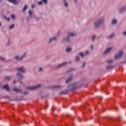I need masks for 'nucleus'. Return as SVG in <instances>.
I'll return each instance as SVG.
<instances>
[{"mask_svg": "<svg viewBox=\"0 0 126 126\" xmlns=\"http://www.w3.org/2000/svg\"><path fill=\"white\" fill-rule=\"evenodd\" d=\"M114 33L112 34H111L110 36L108 37V38H109V39H111V38H113V37H114Z\"/></svg>", "mask_w": 126, "mask_h": 126, "instance_id": "obj_27", "label": "nucleus"}, {"mask_svg": "<svg viewBox=\"0 0 126 126\" xmlns=\"http://www.w3.org/2000/svg\"><path fill=\"white\" fill-rule=\"evenodd\" d=\"M115 110H117L116 108H115Z\"/></svg>", "mask_w": 126, "mask_h": 126, "instance_id": "obj_49", "label": "nucleus"}, {"mask_svg": "<svg viewBox=\"0 0 126 126\" xmlns=\"http://www.w3.org/2000/svg\"><path fill=\"white\" fill-rule=\"evenodd\" d=\"M7 1L10 2L11 3H13V4H17V1L16 0H7Z\"/></svg>", "mask_w": 126, "mask_h": 126, "instance_id": "obj_5", "label": "nucleus"}, {"mask_svg": "<svg viewBox=\"0 0 126 126\" xmlns=\"http://www.w3.org/2000/svg\"><path fill=\"white\" fill-rule=\"evenodd\" d=\"M92 41H94V40H95L96 39V36L93 35L92 36Z\"/></svg>", "mask_w": 126, "mask_h": 126, "instance_id": "obj_19", "label": "nucleus"}, {"mask_svg": "<svg viewBox=\"0 0 126 126\" xmlns=\"http://www.w3.org/2000/svg\"><path fill=\"white\" fill-rule=\"evenodd\" d=\"M29 14H30V15H31L32 14V11H29Z\"/></svg>", "mask_w": 126, "mask_h": 126, "instance_id": "obj_33", "label": "nucleus"}, {"mask_svg": "<svg viewBox=\"0 0 126 126\" xmlns=\"http://www.w3.org/2000/svg\"><path fill=\"white\" fill-rule=\"evenodd\" d=\"M123 35H126V31L123 32Z\"/></svg>", "mask_w": 126, "mask_h": 126, "instance_id": "obj_36", "label": "nucleus"}, {"mask_svg": "<svg viewBox=\"0 0 126 126\" xmlns=\"http://www.w3.org/2000/svg\"><path fill=\"white\" fill-rule=\"evenodd\" d=\"M4 79L5 80H6L7 81H8V80H9V79H10V77L9 76H5L4 77Z\"/></svg>", "mask_w": 126, "mask_h": 126, "instance_id": "obj_17", "label": "nucleus"}, {"mask_svg": "<svg viewBox=\"0 0 126 126\" xmlns=\"http://www.w3.org/2000/svg\"><path fill=\"white\" fill-rule=\"evenodd\" d=\"M61 86L59 85V86H57V85H55L53 86V88H61Z\"/></svg>", "mask_w": 126, "mask_h": 126, "instance_id": "obj_20", "label": "nucleus"}, {"mask_svg": "<svg viewBox=\"0 0 126 126\" xmlns=\"http://www.w3.org/2000/svg\"><path fill=\"white\" fill-rule=\"evenodd\" d=\"M106 68L107 69H112V68H113V66H107L106 67Z\"/></svg>", "mask_w": 126, "mask_h": 126, "instance_id": "obj_21", "label": "nucleus"}, {"mask_svg": "<svg viewBox=\"0 0 126 126\" xmlns=\"http://www.w3.org/2000/svg\"><path fill=\"white\" fill-rule=\"evenodd\" d=\"M26 55V53H25L23 55V56H22V57H21L19 59V61H21V60L22 59V58H24V57H25Z\"/></svg>", "mask_w": 126, "mask_h": 126, "instance_id": "obj_15", "label": "nucleus"}, {"mask_svg": "<svg viewBox=\"0 0 126 126\" xmlns=\"http://www.w3.org/2000/svg\"><path fill=\"white\" fill-rule=\"evenodd\" d=\"M13 83H15V81H13Z\"/></svg>", "mask_w": 126, "mask_h": 126, "instance_id": "obj_45", "label": "nucleus"}, {"mask_svg": "<svg viewBox=\"0 0 126 126\" xmlns=\"http://www.w3.org/2000/svg\"><path fill=\"white\" fill-rule=\"evenodd\" d=\"M44 3H47V0H42Z\"/></svg>", "mask_w": 126, "mask_h": 126, "instance_id": "obj_34", "label": "nucleus"}, {"mask_svg": "<svg viewBox=\"0 0 126 126\" xmlns=\"http://www.w3.org/2000/svg\"><path fill=\"white\" fill-rule=\"evenodd\" d=\"M3 88L4 89H6V90H7L8 91L9 90V87L8 86V85H5L3 86Z\"/></svg>", "mask_w": 126, "mask_h": 126, "instance_id": "obj_7", "label": "nucleus"}, {"mask_svg": "<svg viewBox=\"0 0 126 126\" xmlns=\"http://www.w3.org/2000/svg\"><path fill=\"white\" fill-rule=\"evenodd\" d=\"M60 94H68V91H63L60 93Z\"/></svg>", "mask_w": 126, "mask_h": 126, "instance_id": "obj_10", "label": "nucleus"}, {"mask_svg": "<svg viewBox=\"0 0 126 126\" xmlns=\"http://www.w3.org/2000/svg\"><path fill=\"white\" fill-rule=\"evenodd\" d=\"M84 66H85V63L83 62V65H82L83 68L84 67Z\"/></svg>", "mask_w": 126, "mask_h": 126, "instance_id": "obj_32", "label": "nucleus"}, {"mask_svg": "<svg viewBox=\"0 0 126 126\" xmlns=\"http://www.w3.org/2000/svg\"><path fill=\"white\" fill-rule=\"evenodd\" d=\"M91 50H92V49H93V46L92 45H91Z\"/></svg>", "mask_w": 126, "mask_h": 126, "instance_id": "obj_42", "label": "nucleus"}, {"mask_svg": "<svg viewBox=\"0 0 126 126\" xmlns=\"http://www.w3.org/2000/svg\"><path fill=\"white\" fill-rule=\"evenodd\" d=\"M18 71H20L21 72H24L25 70H24V68H23V67H21L20 68H18L17 69Z\"/></svg>", "mask_w": 126, "mask_h": 126, "instance_id": "obj_6", "label": "nucleus"}, {"mask_svg": "<svg viewBox=\"0 0 126 126\" xmlns=\"http://www.w3.org/2000/svg\"><path fill=\"white\" fill-rule=\"evenodd\" d=\"M112 62H113V60H111V59L107 61L108 63H112Z\"/></svg>", "mask_w": 126, "mask_h": 126, "instance_id": "obj_24", "label": "nucleus"}, {"mask_svg": "<svg viewBox=\"0 0 126 126\" xmlns=\"http://www.w3.org/2000/svg\"><path fill=\"white\" fill-rule=\"evenodd\" d=\"M112 24H116L117 23V20L113 19L112 21Z\"/></svg>", "mask_w": 126, "mask_h": 126, "instance_id": "obj_16", "label": "nucleus"}, {"mask_svg": "<svg viewBox=\"0 0 126 126\" xmlns=\"http://www.w3.org/2000/svg\"><path fill=\"white\" fill-rule=\"evenodd\" d=\"M17 75L20 79H22V78H23V76L22 75L20 74V73H18Z\"/></svg>", "mask_w": 126, "mask_h": 126, "instance_id": "obj_13", "label": "nucleus"}, {"mask_svg": "<svg viewBox=\"0 0 126 126\" xmlns=\"http://www.w3.org/2000/svg\"><path fill=\"white\" fill-rule=\"evenodd\" d=\"M65 64H66V62H63L62 64L59 65L58 68L61 67V66H63V65H65Z\"/></svg>", "mask_w": 126, "mask_h": 126, "instance_id": "obj_11", "label": "nucleus"}, {"mask_svg": "<svg viewBox=\"0 0 126 126\" xmlns=\"http://www.w3.org/2000/svg\"><path fill=\"white\" fill-rule=\"evenodd\" d=\"M11 18H13V19L15 18V15L14 14L11 15Z\"/></svg>", "mask_w": 126, "mask_h": 126, "instance_id": "obj_29", "label": "nucleus"}, {"mask_svg": "<svg viewBox=\"0 0 126 126\" xmlns=\"http://www.w3.org/2000/svg\"><path fill=\"white\" fill-rule=\"evenodd\" d=\"M14 27V25L12 24L9 26V29H11L12 28H13Z\"/></svg>", "mask_w": 126, "mask_h": 126, "instance_id": "obj_25", "label": "nucleus"}, {"mask_svg": "<svg viewBox=\"0 0 126 126\" xmlns=\"http://www.w3.org/2000/svg\"><path fill=\"white\" fill-rule=\"evenodd\" d=\"M64 4H65V6H66V7H67V3L65 2Z\"/></svg>", "mask_w": 126, "mask_h": 126, "instance_id": "obj_39", "label": "nucleus"}, {"mask_svg": "<svg viewBox=\"0 0 126 126\" xmlns=\"http://www.w3.org/2000/svg\"><path fill=\"white\" fill-rule=\"evenodd\" d=\"M110 50H112L111 48H108L106 49L105 51L104 52V55H106V54H107V53H109V52H110Z\"/></svg>", "mask_w": 126, "mask_h": 126, "instance_id": "obj_8", "label": "nucleus"}, {"mask_svg": "<svg viewBox=\"0 0 126 126\" xmlns=\"http://www.w3.org/2000/svg\"><path fill=\"white\" fill-rule=\"evenodd\" d=\"M104 22V18H102L99 19L98 21L95 22V27H98L100 24Z\"/></svg>", "mask_w": 126, "mask_h": 126, "instance_id": "obj_1", "label": "nucleus"}, {"mask_svg": "<svg viewBox=\"0 0 126 126\" xmlns=\"http://www.w3.org/2000/svg\"><path fill=\"white\" fill-rule=\"evenodd\" d=\"M73 36H76V34H75V33H69L68 34L67 38L65 39V41L68 42V41H69V38H70V37H73Z\"/></svg>", "mask_w": 126, "mask_h": 126, "instance_id": "obj_3", "label": "nucleus"}, {"mask_svg": "<svg viewBox=\"0 0 126 126\" xmlns=\"http://www.w3.org/2000/svg\"><path fill=\"white\" fill-rule=\"evenodd\" d=\"M71 50V48L67 47L66 48V52H70Z\"/></svg>", "mask_w": 126, "mask_h": 126, "instance_id": "obj_22", "label": "nucleus"}, {"mask_svg": "<svg viewBox=\"0 0 126 126\" xmlns=\"http://www.w3.org/2000/svg\"><path fill=\"white\" fill-rule=\"evenodd\" d=\"M75 2H76V0H74Z\"/></svg>", "mask_w": 126, "mask_h": 126, "instance_id": "obj_46", "label": "nucleus"}, {"mask_svg": "<svg viewBox=\"0 0 126 126\" xmlns=\"http://www.w3.org/2000/svg\"><path fill=\"white\" fill-rule=\"evenodd\" d=\"M79 57L78 56H76V62H78V61H79Z\"/></svg>", "mask_w": 126, "mask_h": 126, "instance_id": "obj_26", "label": "nucleus"}, {"mask_svg": "<svg viewBox=\"0 0 126 126\" xmlns=\"http://www.w3.org/2000/svg\"><path fill=\"white\" fill-rule=\"evenodd\" d=\"M75 88H76L74 87L73 89H72V90H74V89H75Z\"/></svg>", "mask_w": 126, "mask_h": 126, "instance_id": "obj_43", "label": "nucleus"}, {"mask_svg": "<svg viewBox=\"0 0 126 126\" xmlns=\"http://www.w3.org/2000/svg\"><path fill=\"white\" fill-rule=\"evenodd\" d=\"M0 25H1V24L0 23Z\"/></svg>", "mask_w": 126, "mask_h": 126, "instance_id": "obj_47", "label": "nucleus"}, {"mask_svg": "<svg viewBox=\"0 0 126 126\" xmlns=\"http://www.w3.org/2000/svg\"><path fill=\"white\" fill-rule=\"evenodd\" d=\"M6 20H7V21H9V20H10L9 18H7L6 19Z\"/></svg>", "mask_w": 126, "mask_h": 126, "instance_id": "obj_41", "label": "nucleus"}, {"mask_svg": "<svg viewBox=\"0 0 126 126\" xmlns=\"http://www.w3.org/2000/svg\"><path fill=\"white\" fill-rule=\"evenodd\" d=\"M40 86H41V84H38L37 86L28 87H27V89H29V90H34V89H37V88H39Z\"/></svg>", "mask_w": 126, "mask_h": 126, "instance_id": "obj_2", "label": "nucleus"}, {"mask_svg": "<svg viewBox=\"0 0 126 126\" xmlns=\"http://www.w3.org/2000/svg\"><path fill=\"white\" fill-rule=\"evenodd\" d=\"M125 10H126V8H121L120 11H119V12L120 13H123V12H125Z\"/></svg>", "mask_w": 126, "mask_h": 126, "instance_id": "obj_12", "label": "nucleus"}, {"mask_svg": "<svg viewBox=\"0 0 126 126\" xmlns=\"http://www.w3.org/2000/svg\"><path fill=\"white\" fill-rule=\"evenodd\" d=\"M14 91H16V92H21V90L17 88H15L13 89Z\"/></svg>", "mask_w": 126, "mask_h": 126, "instance_id": "obj_9", "label": "nucleus"}, {"mask_svg": "<svg viewBox=\"0 0 126 126\" xmlns=\"http://www.w3.org/2000/svg\"><path fill=\"white\" fill-rule=\"evenodd\" d=\"M32 8H34V7H35V5H32Z\"/></svg>", "mask_w": 126, "mask_h": 126, "instance_id": "obj_40", "label": "nucleus"}, {"mask_svg": "<svg viewBox=\"0 0 126 126\" xmlns=\"http://www.w3.org/2000/svg\"><path fill=\"white\" fill-rule=\"evenodd\" d=\"M27 9V6H25L23 9V11H25Z\"/></svg>", "mask_w": 126, "mask_h": 126, "instance_id": "obj_23", "label": "nucleus"}, {"mask_svg": "<svg viewBox=\"0 0 126 126\" xmlns=\"http://www.w3.org/2000/svg\"><path fill=\"white\" fill-rule=\"evenodd\" d=\"M15 59L16 60H18V56H15Z\"/></svg>", "mask_w": 126, "mask_h": 126, "instance_id": "obj_38", "label": "nucleus"}, {"mask_svg": "<svg viewBox=\"0 0 126 126\" xmlns=\"http://www.w3.org/2000/svg\"><path fill=\"white\" fill-rule=\"evenodd\" d=\"M122 55H123V51H120L118 54L114 56V59H115V60H117V59H120V58L122 57Z\"/></svg>", "mask_w": 126, "mask_h": 126, "instance_id": "obj_4", "label": "nucleus"}, {"mask_svg": "<svg viewBox=\"0 0 126 126\" xmlns=\"http://www.w3.org/2000/svg\"><path fill=\"white\" fill-rule=\"evenodd\" d=\"M55 40H56V37L50 38L49 40V43H51L52 41H55Z\"/></svg>", "mask_w": 126, "mask_h": 126, "instance_id": "obj_14", "label": "nucleus"}, {"mask_svg": "<svg viewBox=\"0 0 126 126\" xmlns=\"http://www.w3.org/2000/svg\"><path fill=\"white\" fill-rule=\"evenodd\" d=\"M79 55L81 57H83V56H84V54L81 52L79 53Z\"/></svg>", "mask_w": 126, "mask_h": 126, "instance_id": "obj_28", "label": "nucleus"}, {"mask_svg": "<svg viewBox=\"0 0 126 126\" xmlns=\"http://www.w3.org/2000/svg\"><path fill=\"white\" fill-rule=\"evenodd\" d=\"M85 55H88V51H86L85 52Z\"/></svg>", "mask_w": 126, "mask_h": 126, "instance_id": "obj_31", "label": "nucleus"}, {"mask_svg": "<svg viewBox=\"0 0 126 126\" xmlns=\"http://www.w3.org/2000/svg\"><path fill=\"white\" fill-rule=\"evenodd\" d=\"M72 79V76H71L67 81H66V83H68L70 80Z\"/></svg>", "mask_w": 126, "mask_h": 126, "instance_id": "obj_18", "label": "nucleus"}, {"mask_svg": "<svg viewBox=\"0 0 126 126\" xmlns=\"http://www.w3.org/2000/svg\"><path fill=\"white\" fill-rule=\"evenodd\" d=\"M64 1H65V0H63Z\"/></svg>", "mask_w": 126, "mask_h": 126, "instance_id": "obj_48", "label": "nucleus"}, {"mask_svg": "<svg viewBox=\"0 0 126 126\" xmlns=\"http://www.w3.org/2000/svg\"><path fill=\"white\" fill-rule=\"evenodd\" d=\"M42 1H39L37 4L38 5H42Z\"/></svg>", "mask_w": 126, "mask_h": 126, "instance_id": "obj_30", "label": "nucleus"}, {"mask_svg": "<svg viewBox=\"0 0 126 126\" xmlns=\"http://www.w3.org/2000/svg\"><path fill=\"white\" fill-rule=\"evenodd\" d=\"M123 63H126V61H124Z\"/></svg>", "mask_w": 126, "mask_h": 126, "instance_id": "obj_44", "label": "nucleus"}, {"mask_svg": "<svg viewBox=\"0 0 126 126\" xmlns=\"http://www.w3.org/2000/svg\"><path fill=\"white\" fill-rule=\"evenodd\" d=\"M0 60H1L2 61H4V59L1 57H0Z\"/></svg>", "mask_w": 126, "mask_h": 126, "instance_id": "obj_35", "label": "nucleus"}, {"mask_svg": "<svg viewBox=\"0 0 126 126\" xmlns=\"http://www.w3.org/2000/svg\"><path fill=\"white\" fill-rule=\"evenodd\" d=\"M42 70H43V68H39V71H42Z\"/></svg>", "mask_w": 126, "mask_h": 126, "instance_id": "obj_37", "label": "nucleus"}]
</instances>
